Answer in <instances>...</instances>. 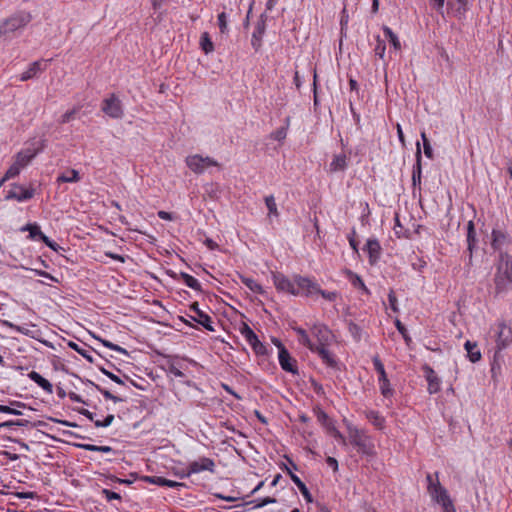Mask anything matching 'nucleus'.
<instances>
[{
  "mask_svg": "<svg viewBox=\"0 0 512 512\" xmlns=\"http://www.w3.org/2000/svg\"><path fill=\"white\" fill-rule=\"evenodd\" d=\"M263 33H264L263 27L258 25V27L256 28V30L254 31V33L252 35V40H251L252 46L256 50H258L261 45V37H262Z\"/></svg>",
  "mask_w": 512,
  "mask_h": 512,
  "instance_id": "nucleus-41",
  "label": "nucleus"
},
{
  "mask_svg": "<svg viewBox=\"0 0 512 512\" xmlns=\"http://www.w3.org/2000/svg\"><path fill=\"white\" fill-rule=\"evenodd\" d=\"M29 21V13L22 12L16 14L10 17L9 19L5 20V22L0 26V35L16 31L17 29L25 26Z\"/></svg>",
  "mask_w": 512,
  "mask_h": 512,
  "instance_id": "nucleus-7",
  "label": "nucleus"
},
{
  "mask_svg": "<svg viewBox=\"0 0 512 512\" xmlns=\"http://www.w3.org/2000/svg\"><path fill=\"white\" fill-rule=\"evenodd\" d=\"M366 250L369 254L370 263L376 262V260L379 258L380 255V244L375 239H369L366 243Z\"/></svg>",
  "mask_w": 512,
  "mask_h": 512,
  "instance_id": "nucleus-21",
  "label": "nucleus"
},
{
  "mask_svg": "<svg viewBox=\"0 0 512 512\" xmlns=\"http://www.w3.org/2000/svg\"><path fill=\"white\" fill-rule=\"evenodd\" d=\"M102 493L105 495L106 499L108 501H111V500H120L121 499V496L120 494L116 493V492H113V491H110L108 489H103L102 490Z\"/></svg>",
  "mask_w": 512,
  "mask_h": 512,
  "instance_id": "nucleus-56",
  "label": "nucleus"
},
{
  "mask_svg": "<svg viewBox=\"0 0 512 512\" xmlns=\"http://www.w3.org/2000/svg\"><path fill=\"white\" fill-rule=\"evenodd\" d=\"M295 283L297 289H299V294L302 292L307 297H312L320 291V286L308 277L296 275Z\"/></svg>",
  "mask_w": 512,
  "mask_h": 512,
  "instance_id": "nucleus-12",
  "label": "nucleus"
},
{
  "mask_svg": "<svg viewBox=\"0 0 512 512\" xmlns=\"http://www.w3.org/2000/svg\"><path fill=\"white\" fill-rule=\"evenodd\" d=\"M143 479L148 483L159 486H163V484L165 483V478L160 476H145Z\"/></svg>",
  "mask_w": 512,
  "mask_h": 512,
  "instance_id": "nucleus-50",
  "label": "nucleus"
},
{
  "mask_svg": "<svg viewBox=\"0 0 512 512\" xmlns=\"http://www.w3.org/2000/svg\"><path fill=\"white\" fill-rule=\"evenodd\" d=\"M347 432L351 444L357 447L359 453L367 456L375 455V445L371 437L364 430L358 429L351 423H347Z\"/></svg>",
  "mask_w": 512,
  "mask_h": 512,
  "instance_id": "nucleus-3",
  "label": "nucleus"
},
{
  "mask_svg": "<svg viewBox=\"0 0 512 512\" xmlns=\"http://www.w3.org/2000/svg\"><path fill=\"white\" fill-rule=\"evenodd\" d=\"M181 278H182L183 282L185 283V285L188 286L189 288H192L194 290L201 289L200 283L193 276H191L187 273H181Z\"/></svg>",
  "mask_w": 512,
  "mask_h": 512,
  "instance_id": "nucleus-35",
  "label": "nucleus"
},
{
  "mask_svg": "<svg viewBox=\"0 0 512 512\" xmlns=\"http://www.w3.org/2000/svg\"><path fill=\"white\" fill-rule=\"evenodd\" d=\"M426 480L428 482L427 490L431 498L442 505L446 512H449L450 509L453 510V504L448 491L439 482V473L436 472L434 475L427 474Z\"/></svg>",
  "mask_w": 512,
  "mask_h": 512,
  "instance_id": "nucleus-2",
  "label": "nucleus"
},
{
  "mask_svg": "<svg viewBox=\"0 0 512 512\" xmlns=\"http://www.w3.org/2000/svg\"><path fill=\"white\" fill-rule=\"evenodd\" d=\"M103 373L109 377L112 381H114L115 383L117 384H123V381L115 374H113L112 372H109V371H106V370H103Z\"/></svg>",
  "mask_w": 512,
  "mask_h": 512,
  "instance_id": "nucleus-62",
  "label": "nucleus"
},
{
  "mask_svg": "<svg viewBox=\"0 0 512 512\" xmlns=\"http://www.w3.org/2000/svg\"><path fill=\"white\" fill-rule=\"evenodd\" d=\"M313 352H317L323 362L329 367H335L337 362L334 356L326 349V346H316Z\"/></svg>",
  "mask_w": 512,
  "mask_h": 512,
  "instance_id": "nucleus-20",
  "label": "nucleus"
},
{
  "mask_svg": "<svg viewBox=\"0 0 512 512\" xmlns=\"http://www.w3.org/2000/svg\"><path fill=\"white\" fill-rule=\"evenodd\" d=\"M97 339H98V340H99V341H100L104 346H106V347H108V348H110V349H112V350H115V351H117V352H120V353H123V354H127V351H126L124 348H122V347H120V346H118V345H116V344H114V343H112V342H110V341H108V340L101 339V338H97Z\"/></svg>",
  "mask_w": 512,
  "mask_h": 512,
  "instance_id": "nucleus-48",
  "label": "nucleus"
},
{
  "mask_svg": "<svg viewBox=\"0 0 512 512\" xmlns=\"http://www.w3.org/2000/svg\"><path fill=\"white\" fill-rule=\"evenodd\" d=\"M102 395L106 398V399H109V400H112L113 402L117 403V402H121L123 401L122 398H119L115 395H113L112 393H110L108 390H100Z\"/></svg>",
  "mask_w": 512,
  "mask_h": 512,
  "instance_id": "nucleus-58",
  "label": "nucleus"
},
{
  "mask_svg": "<svg viewBox=\"0 0 512 512\" xmlns=\"http://www.w3.org/2000/svg\"><path fill=\"white\" fill-rule=\"evenodd\" d=\"M271 137L275 140L282 141L286 138V130L280 128L271 134Z\"/></svg>",
  "mask_w": 512,
  "mask_h": 512,
  "instance_id": "nucleus-57",
  "label": "nucleus"
},
{
  "mask_svg": "<svg viewBox=\"0 0 512 512\" xmlns=\"http://www.w3.org/2000/svg\"><path fill=\"white\" fill-rule=\"evenodd\" d=\"M250 345L257 354L263 355L266 353L265 346L260 342L258 338L256 339V342H252Z\"/></svg>",
  "mask_w": 512,
  "mask_h": 512,
  "instance_id": "nucleus-53",
  "label": "nucleus"
},
{
  "mask_svg": "<svg viewBox=\"0 0 512 512\" xmlns=\"http://www.w3.org/2000/svg\"><path fill=\"white\" fill-rule=\"evenodd\" d=\"M79 180V172L75 169H71L58 177V181L63 183H74L78 182Z\"/></svg>",
  "mask_w": 512,
  "mask_h": 512,
  "instance_id": "nucleus-27",
  "label": "nucleus"
},
{
  "mask_svg": "<svg viewBox=\"0 0 512 512\" xmlns=\"http://www.w3.org/2000/svg\"><path fill=\"white\" fill-rule=\"evenodd\" d=\"M273 343L278 347L279 349V363L281 368L284 371L297 374V366H296V360L293 359L288 350L283 346V344L278 339H273Z\"/></svg>",
  "mask_w": 512,
  "mask_h": 512,
  "instance_id": "nucleus-8",
  "label": "nucleus"
},
{
  "mask_svg": "<svg viewBox=\"0 0 512 512\" xmlns=\"http://www.w3.org/2000/svg\"><path fill=\"white\" fill-rule=\"evenodd\" d=\"M374 50L375 54L379 56V58L383 59L385 55L386 46L384 41H382L379 37H377V45Z\"/></svg>",
  "mask_w": 512,
  "mask_h": 512,
  "instance_id": "nucleus-49",
  "label": "nucleus"
},
{
  "mask_svg": "<svg viewBox=\"0 0 512 512\" xmlns=\"http://www.w3.org/2000/svg\"><path fill=\"white\" fill-rule=\"evenodd\" d=\"M494 283L496 293H505L512 288V259L507 254H500Z\"/></svg>",
  "mask_w": 512,
  "mask_h": 512,
  "instance_id": "nucleus-1",
  "label": "nucleus"
},
{
  "mask_svg": "<svg viewBox=\"0 0 512 512\" xmlns=\"http://www.w3.org/2000/svg\"><path fill=\"white\" fill-rule=\"evenodd\" d=\"M273 282L276 289L280 292L288 293L293 296L299 295V289L295 283V278L290 280L282 273H273Z\"/></svg>",
  "mask_w": 512,
  "mask_h": 512,
  "instance_id": "nucleus-9",
  "label": "nucleus"
},
{
  "mask_svg": "<svg viewBox=\"0 0 512 512\" xmlns=\"http://www.w3.org/2000/svg\"><path fill=\"white\" fill-rule=\"evenodd\" d=\"M34 382L39 385L46 393L51 394L53 391L52 384L42 377L40 374L34 372Z\"/></svg>",
  "mask_w": 512,
  "mask_h": 512,
  "instance_id": "nucleus-30",
  "label": "nucleus"
},
{
  "mask_svg": "<svg viewBox=\"0 0 512 512\" xmlns=\"http://www.w3.org/2000/svg\"><path fill=\"white\" fill-rule=\"evenodd\" d=\"M218 26H219L220 32L222 34L227 33L228 24H227V14L225 12H221L218 15Z\"/></svg>",
  "mask_w": 512,
  "mask_h": 512,
  "instance_id": "nucleus-46",
  "label": "nucleus"
},
{
  "mask_svg": "<svg viewBox=\"0 0 512 512\" xmlns=\"http://www.w3.org/2000/svg\"><path fill=\"white\" fill-rule=\"evenodd\" d=\"M190 310H192L195 313V316H190L193 321L199 323L209 331H214V328L211 326V317L202 310H200L197 302L193 303L190 306Z\"/></svg>",
  "mask_w": 512,
  "mask_h": 512,
  "instance_id": "nucleus-14",
  "label": "nucleus"
},
{
  "mask_svg": "<svg viewBox=\"0 0 512 512\" xmlns=\"http://www.w3.org/2000/svg\"><path fill=\"white\" fill-rule=\"evenodd\" d=\"M366 418L378 429H383L385 419L377 411L369 410L365 413Z\"/></svg>",
  "mask_w": 512,
  "mask_h": 512,
  "instance_id": "nucleus-24",
  "label": "nucleus"
},
{
  "mask_svg": "<svg viewBox=\"0 0 512 512\" xmlns=\"http://www.w3.org/2000/svg\"><path fill=\"white\" fill-rule=\"evenodd\" d=\"M68 346L84 357L88 362L93 363V357L89 351L85 348L80 347L77 343L70 341Z\"/></svg>",
  "mask_w": 512,
  "mask_h": 512,
  "instance_id": "nucleus-36",
  "label": "nucleus"
},
{
  "mask_svg": "<svg viewBox=\"0 0 512 512\" xmlns=\"http://www.w3.org/2000/svg\"><path fill=\"white\" fill-rule=\"evenodd\" d=\"M276 502V499L275 498H271V497H266L264 498L263 500H261V502L257 503L255 505L256 508H261L265 505H268V504H272V503H275Z\"/></svg>",
  "mask_w": 512,
  "mask_h": 512,
  "instance_id": "nucleus-61",
  "label": "nucleus"
},
{
  "mask_svg": "<svg viewBox=\"0 0 512 512\" xmlns=\"http://www.w3.org/2000/svg\"><path fill=\"white\" fill-rule=\"evenodd\" d=\"M102 111L111 118L119 119L123 116L121 101L112 94L103 101Z\"/></svg>",
  "mask_w": 512,
  "mask_h": 512,
  "instance_id": "nucleus-11",
  "label": "nucleus"
},
{
  "mask_svg": "<svg viewBox=\"0 0 512 512\" xmlns=\"http://www.w3.org/2000/svg\"><path fill=\"white\" fill-rule=\"evenodd\" d=\"M32 197V192L20 186L12 187L6 196V199H16L18 201L29 199Z\"/></svg>",
  "mask_w": 512,
  "mask_h": 512,
  "instance_id": "nucleus-17",
  "label": "nucleus"
},
{
  "mask_svg": "<svg viewBox=\"0 0 512 512\" xmlns=\"http://www.w3.org/2000/svg\"><path fill=\"white\" fill-rule=\"evenodd\" d=\"M336 440L340 441L341 443L345 444L346 440L345 437L335 428V426H331L329 430H327Z\"/></svg>",
  "mask_w": 512,
  "mask_h": 512,
  "instance_id": "nucleus-54",
  "label": "nucleus"
},
{
  "mask_svg": "<svg viewBox=\"0 0 512 512\" xmlns=\"http://www.w3.org/2000/svg\"><path fill=\"white\" fill-rule=\"evenodd\" d=\"M326 462L334 471L338 470V461L334 457H328Z\"/></svg>",
  "mask_w": 512,
  "mask_h": 512,
  "instance_id": "nucleus-63",
  "label": "nucleus"
},
{
  "mask_svg": "<svg viewBox=\"0 0 512 512\" xmlns=\"http://www.w3.org/2000/svg\"><path fill=\"white\" fill-rule=\"evenodd\" d=\"M167 371L175 377H184V373L181 371V365L177 362L171 361L167 364Z\"/></svg>",
  "mask_w": 512,
  "mask_h": 512,
  "instance_id": "nucleus-39",
  "label": "nucleus"
},
{
  "mask_svg": "<svg viewBox=\"0 0 512 512\" xmlns=\"http://www.w3.org/2000/svg\"><path fill=\"white\" fill-rule=\"evenodd\" d=\"M491 331L494 334L497 349L503 350L512 343V328L504 321L496 322Z\"/></svg>",
  "mask_w": 512,
  "mask_h": 512,
  "instance_id": "nucleus-4",
  "label": "nucleus"
},
{
  "mask_svg": "<svg viewBox=\"0 0 512 512\" xmlns=\"http://www.w3.org/2000/svg\"><path fill=\"white\" fill-rule=\"evenodd\" d=\"M32 159V153L29 150L19 152L15 158L14 163L10 166L2 182L18 175L22 168L26 167Z\"/></svg>",
  "mask_w": 512,
  "mask_h": 512,
  "instance_id": "nucleus-6",
  "label": "nucleus"
},
{
  "mask_svg": "<svg viewBox=\"0 0 512 512\" xmlns=\"http://www.w3.org/2000/svg\"><path fill=\"white\" fill-rule=\"evenodd\" d=\"M265 203L270 215L278 216L277 205L274 196L270 195L265 198Z\"/></svg>",
  "mask_w": 512,
  "mask_h": 512,
  "instance_id": "nucleus-43",
  "label": "nucleus"
},
{
  "mask_svg": "<svg viewBox=\"0 0 512 512\" xmlns=\"http://www.w3.org/2000/svg\"><path fill=\"white\" fill-rule=\"evenodd\" d=\"M475 242H476V239H475L474 223H473V221H469L467 224V243H468V249L470 252H472Z\"/></svg>",
  "mask_w": 512,
  "mask_h": 512,
  "instance_id": "nucleus-33",
  "label": "nucleus"
},
{
  "mask_svg": "<svg viewBox=\"0 0 512 512\" xmlns=\"http://www.w3.org/2000/svg\"><path fill=\"white\" fill-rule=\"evenodd\" d=\"M294 330L297 333V335L299 336V342L301 344H303L304 346H306L307 348H309L311 351H314L315 343H313L311 341L307 332L300 327L294 328Z\"/></svg>",
  "mask_w": 512,
  "mask_h": 512,
  "instance_id": "nucleus-26",
  "label": "nucleus"
},
{
  "mask_svg": "<svg viewBox=\"0 0 512 512\" xmlns=\"http://www.w3.org/2000/svg\"><path fill=\"white\" fill-rule=\"evenodd\" d=\"M421 149H420V143L417 142L416 144V164L413 167V173H412V184L413 186H417L421 184Z\"/></svg>",
  "mask_w": 512,
  "mask_h": 512,
  "instance_id": "nucleus-16",
  "label": "nucleus"
},
{
  "mask_svg": "<svg viewBox=\"0 0 512 512\" xmlns=\"http://www.w3.org/2000/svg\"><path fill=\"white\" fill-rule=\"evenodd\" d=\"M348 275L350 277V281L352 283V285L354 287H358V288H361L363 291H365L366 293H368V289L367 287L365 286L364 282L362 281V279L357 275V274H354L352 273L351 271L348 272Z\"/></svg>",
  "mask_w": 512,
  "mask_h": 512,
  "instance_id": "nucleus-42",
  "label": "nucleus"
},
{
  "mask_svg": "<svg viewBox=\"0 0 512 512\" xmlns=\"http://www.w3.org/2000/svg\"><path fill=\"white\" fill-rule=\"evenodd\" d=\"M80 108L79 107H74L72 108L71 110H68L66 111L62 116H61V120L60 122L61 123H68L70 122L71 120H73L76 116V114L79 112Z\"/></svg>",
  "mask_w": 512,
  "mask_h": 512,
  "instance_id": "nucleus-45",
  "label": "nucleus"
},
{
  "mask_svg": "<svg viewBox=\"0 0 512 512\" xmlns=\"http://www.w3.org/2000/svg\"><path fill=\"white\" fill-rule=\"evenodd\" d=\"M240 332L249 344L256 342V339L258 338L254 331L246 323L242 325Z\"/></svg>",
  "mask_w": 512,
  "mask_h": 512,
  "instance_id": "nucleus-34",
  "label": "nucleus"
},
{
  "mask_svg": "<svg viewBox=\"0 0 512 512\" xmlns=\"http://www.w3.org/2000/svg\"><path fill=\"white\" fill-rule=\"evenodd\" d=\"M312 336L317 340L316 346H327L332 338V332L323 324H315L311 328Z\"/></svg>",
  "mask_w": 512,
  "mask_h": 512,
  "instance_id": "nucleus-13",
  "label": "nucleus"
},
{
  "mask_svg": "<svg viewBox=\"0 0 512 512\" xmlns=\"http://www.w3.org/2000/svg\"><path fill=\"white\" fill-rule=\"evenodd\" d=\"M506 240V235L499 231V230H493L492 232V246L495 248V249H498L502 246V244L505 242Z\"/></svg>",
  "mask_w": 512,
  "mask_h": 512,
  "instance_id": "nucleus-37",
  "label": "nucleus"
},
{
  "mask_svg": "<svg viewBox=\"0 0 512 512\" xmlns=\"http://www.w3.org/2000/svg\"><path fill=\"white\" fill-rule=\"evenodd\" d=\"M205 245L210 249V250H215L218 248V244L213 241L212 239L210 238H207L205 241H204Z\"/></svg>",
  "mask_w": 512,
  "mask_h": 512,
  "instance_id": "nucleus-64",
  "label": "nucleus"
},
{
  "mask_svg": "<svg viewBox=\"0 0 512 512\" xmlns=\"http://www.w3.org/2000/svg\"><path fill=\"white\" fill-rule=\"evenodd\" d=\"M383 31H384V34L386 36V38L388 39V41L390 42V44L394 47L395 50H400L401 49V43L397 37L396 34L393 33V31L385 26L383 28Z\"/></svg>",
  "mask_w": 512,
  "mask_h": 512,
  "instance_id": "nucleus-32",
  "label": "nucleus"
},
{
  "mask_svg": "<svg viewBox=\"0 0 512 512\" xmlns=\"http://www.w3.org/2000/svg\"><path fill=\"white\" fill-rule=\"evenodd\" d=\"M445 0H431V5L438 12L442 13L444 8Z\"/></svg>",
  "mask_w": 512,
  "mask_h": 512,
  "instance_id": "nucleus-59",
  "label": "nucleus"
},
{
  "mask_svg": "<svg viewBox=\"0 0 512 512\" xmlns=\"http://www.w3.org/2000/svg\"><path fill=\"white\" fill-rule=\"evenodd\" d=\"M373 364H374L375 370L379 374V379L387 378V374H386L384 365L378 356L373 357Z\"/></svg>",
  "mask_w": 512,
  "mask_h": 512,
  "instance_id": "nucleus-44",
  "label": "nucleus"
},
{
  "mask_svg": "<svg viewBox=\"0 0 512 512\" xmlns=\"http://www.w3.org/2000/svg\"><path fill=\"white\" fill-rule=\"evenodd\" d=\"M34 240L43 241L49 248L54 251H59L62 249L56 242L51 241L45 234L42 233L40 227L34 223Z\"/></svg>",
  "mask_w": 512,
  "mask_h": 512,
  "instance_id": "nucleus-19",
  "label": "nucleus"
},
{
  "mask_svg": "<svg viewBox=\"0 0 512 512\" xmlns=\"http://www.w3.org/2000/svg\"><path fill=\"white\" fill-rule=\"evenodd\" d=\"M200 46L205 54H209L214 50L213 42L207 32H204L200 38Z\"/></svg>",
  "mask_w": 512,
  "mask_h": 512,
  "instance_id": "nucleus-31",
  "label": "nucleus"
},
{
  "mask_svg": "<svg viewBox=\"0 0 512 512\" xmlns=\"http://www.w3.org/2000/svg\"><path fill=\"white\" fill-rule=\"evenodd\" d=\"M241 281L243 284H245L252 292L254 293H258V294H263L264 293V290L262 288V286L257 282L255 281L254 279L252 278H249V277H244L242 276L241 277Z\"/></svg>",
  "mask_w": 512,
  "mask_h": 512,
  "instance_id": "nucleus-28",
  "label": "nucleus"
},
{
  "mask_svg": "<svg viewBox=\"0 0 512 512\" xmlns=\"http://www.w3.org/2000/svg\"><path fill=\"white\" fill-rule=\"evenodd\" d=\"M425 378L428 382V392L435 394L440 391V379L436 375L435 371L428 365L423 366Z\"/></svg>",
  "mask_w": 512,
  "mask_h": 512,
  "instance_id": "nucleus-15",
  "label": "nucleus"
},
{
  "mask_svg": "<svg viewBox=\"0 0 512 512\" xmlns=\"http://www.w3.org/2000/svg\"><path fill=\"white\" fill-rule=\"evenodd\" d=\"M34 274L39 275L44 278L43 280H38L37 281L38 284H45V285L53 286V283L59 282V280L57 278H55L54 276H52L50 273L42 271L39 268H34Z\"/></svg>",
  "mask_w": 512,
  "mask_h": 512,
  "instance_id": "nucleus-25",
  "label": "nucleus"
},
{
  "mask_svg": "<svg viewBox=\"0 0 512 512\" xmlns=\"http://www.w3.org/2000/svg\"><path fill=\"white\" fill-rule=\"evenodd\" d=\"M317 420L327 429L329 430L333 425L332 420L329 416L322 410H318L316 413Z\"/></svg>",
  "mask_w": 512,
  "mask_h": 512,
  "instance_id": "nucleus-40",
  "label": "nucleus"
},
{
  "mask_svg": "<svg viewBox=\"0 0 512 512\" xmlns=\"http://www.w3.org/2000/svg\"><path fill=\"white\" fill-rule=\"evenodd\" d=\"M395 325H396L397 330L402 334L405 342L408 344L411 341V338L407 334V330L404 327V325L398 319L395 321Z\"/></svg>",
  "mask_w": 512,
  "mask_h": 512,
  "instance_id": "nucleus-51",
  "label": "nucleus"
},
{
  "mask_svg": "<svg viewBox=\"0 0 512 512\" xmlns=\"http://www.w3.org/2000/svg\"><path fill=\"white\" fill-rule=\"evenodd\" d=\"M319 295H321L324 299L328 300V301H335L338 297V293L335 292V291H332V292H327V291H324L320 288V291H318Z\"/></svg>",
  "mask_w": 512,
  "mask_h": 512,
  "instance_id": "nucleus-52",
  "label": "nucleus"
},
{
  "mask_svg": "<svg viewBox=\"0 0 512 512\" xmlns=\"http://www.w3.org/2000/svg\"><path fill=\"white\" fill-rule=\"evenodd\" d=\"M203 471H209L211 473L215 471V463L212 459L202 457L199 460L191 462L186 471L177 473L176 475H178L180 478H185L192 474H197Z\"/></svg>",
  "mask_w": 512,
  "mask_h": 512,
  "instance_id": "nucleus-5",
  "label": "nucleus"
},
{
  "mask_svg": "<svg viewBox=\"0 0 512 512\" xmlns=\"http://www.w3.org/2000/svg\"><path fill=\"white\" fill-rule=\"evenodd\" d=\"M187 166L197 174L203 173L208 167L218 165L215 160L210 157H202L200 155H192L186 158Z\"/></svg>",
  "mask_w": 512,
  "mask_h": 512,
  "instance_id": "nucleus-10",
  "label": "nucleus"
},
{
  "mask_svg": "<svg viewBox=\"0 0 512 512\" xmlns=\"http://www.w3.org/2000/svg\"><path fill=\"white\" fill-rule=\"evenodd\" d=\"M292 481L299 488V490L302 493V495L304 496V498L308 502H312L311 494H310L308 488L306 487L305 483L297 475H292Z\"/></svg>",
  "mask_w": 512,
  "mask_h": 512,
  "instance_id": "nucleus-29",
  "label": "nucleus"
},
{
  "mask_svg": "<svg viewBox=\"0 0 512 512\" xmlns=\"http://www.w3.org/2000/svg\"><path fill=\"white\" fill-rule=\"evenodd\" d=\"M163 486H168L170 488H177V487H184L185 484L181 483V482H176V481L169 480V479L165 478V483L163 484Z\"/></svg>",
  "mask_w": 512,
  "mask_h": 512,
  "instance_id": "nucleus-60",
  "label": "nucleus"
},
{
  "mask_svg": "<svg viewBox=\"0 0 512 512\" xmlns=\"http://www.w3.org/2000/svg\"><path fill=\"white\" fill-rule=\"evenodd\" d=\"M464 348L467 351L468 358L471 362L476 363L481 359V352L476 342L467 340L464 344Z\"/></svg>",
  "mask_w": 512,
  "mask_h": 512,
  "instance_id": "nucleus-18",
  "label": "nucleus"
},
{
  "mask_svg": "<svg viewBox=\"0 0 512 512\" xmlns=\"http://www.w3.org/2000/svg\"><path fill=\"white\" fill-rule=\"evenodd\" d=\"M421 138L423 140V147H424V154L428 157V158H432L433 154H432V147L430 145V142L429 140L427 139L426 137V134L425 132H422L421 133Z\"/></svg>",
  "mask_w": 512,
  "mask_h": 512,
  "instance_id": "nucleus-47",
  "label": "nucleus"
},
{
  "mask_svg": "<svg viewBox=\"0 0 512 512\" xmlns=\"http://www.w3.org/2000/svg\"><path fill=\"white\" fill-rule=\"evenodd\" d=\"M347 158L345 154L335 155L329 165V171L331 173L343 171L347 166Z\"/></svg>",
  "mask_w": 512,
  "mask_h": 512,
  "instance_id": "nucleus-22",
  "label": "nucleus"
},
{
  "mask_svg": "<svg viewBox=\"0 0 512 512\" xmlns=\"http://www.w3.org/2000/svg\"><path fill=\"white\" fill-rule=\"evenodd\" d=\"M379 380V387H380V391H381V394L384 396V397H390L393 395V389L390 385V381L388 380V378H384V379H378Z\"/></svg>",
  "mask_w": 512,
  "mask_h": 512,
  "instance_id": "nucleus-38",
  "label": "nucleus"
},
{
  "mask_svg": "<svg viewBox=\"0 0 512 512\" xmlns=\"http://www.w3.org/2000/svg\"><path fill=\"white\" fill-rule=\"evenodd\" d=\"M79 412L82 415L86 416L89 420L94 421V424L96 427H108L109 425H111V423L114 420V415H112V414L107 415L103 421H100V420H94V414L86 409H81V410H79Z\"/></svg>",
  "mask_w": 512,
  "mask_h": 512,
  "instance_id": "nucleus-23",
  "label": "nucleus"
},
{
  "mask_svg": "<svg viewBox=\"0 0 512 512\" xmlns=\"http://www.w3.org/2000/svg\"><path fill=\"white\" fill-rule=\"evenodd\" d=\"M388 300H389V305H390V308L394 311V312H398V307H397V298L395 296V293L393 290H390L389 294H388Z\"/></svg>",
  "mask_w": 512,
  "mask_h": 512,
  "instance_id": "nucleus-55",
  "label": "nucleus"
}]
</instances>
